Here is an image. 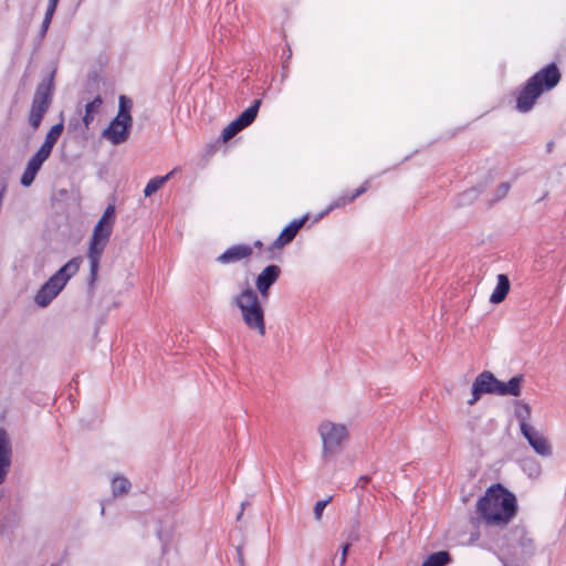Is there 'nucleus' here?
<instances>
[{
    "instance_id": "18",
    "label": "nucleus",
    "mask_w": 566,
    "mask_h": 566,
    "mask_svg": "<svg viewBox=\"0 0 566 566\" xmlns=\"http://www.w3.org/2000/svg\"><path fill=\"white\" fill-rule=\"evenodd\" d=\"M63 129H64L63 120L53 125L51 127V129L48 132L45 139L39 149L51 155L54 145L56 144V142L59 140L60 136L63 133Z\"/></svg>"
},
{
    "instance_id": "11",
    "label": "nucleus",
    "mask_w": 566,
    "mask_h": 566,
    "mask_svg": "<svg viewBox=\"0 0 566 566\" xmlns=\"http://www.w3.org/2000/svg\"><path fill=\"white\" fill-rule=\"evenodd\" d=\"M115 117L109 125L102 132V137L109 140L113 145H120L128 140L133 123L122 120L118 125H114Z\"/></svg>"
},
{
    "instance_id": "2",
    "label": "nucleus",
    "mask_w": 566,
    "mask_h": 566,
    "mask_svg": "<svg viewBox=\"0 0 566 566\" xmlns=\"http://www.w3.org/2000/svg\"><path fill=\"white\" fill-rule=\"evenodd\" d=\"M562 74L556 63H549L531 76L523 85L516 97V109L530 112L536 99L545 92L553 90L559 83Z\"/></svg>"
},
{
    "instance_id": "38",
    "label": "nucleus",
    "mask_w": 566,
    "mask_h": 566,
    "mask_svg": "<svg viewBox=\"0 0 566 566\" xmlns=\"http://www.w3.org/2000/svg\"><path fill=\"white\" fill-rule=\"evenodd\" d=\"M349 547H350L349 543H345L342 546V554H340V558H339V566H344L345 565Z\"/></svg>"
},
{
    "instance_id": "26",
    "label": "nucleus",
    "mask_w": 566,
    "mask_h": 566,
    "mask_svg": "<svg viewBox=\"0 0 566 566\" xmlns=\"http://www.w3.org/2000/svg\"><path fill=\"white\" fill-rule=\"evenodd\" d=\"M130 482L124 476L114 478L112 481V492L114 496L125 495L130 490Z\"/></svg>"
},
{
    "instance_id": "23",
    "label": "nucleus",
    "mask_w": 566,
    "mask_h": 566,
    "mask_svg": "<svg viewBox=\"0 0 566 566\" xmlns=\"http://www.w3.org/2000/svg\"><path fill=\"white\" fill-rule=\"evenodd\" d=\"M515 405V417L520 423V430L522 431L523 428H531L532 426L528 423L532 415L531 406L527 402L521 400L516 401Z\"/></svg>"
},
{
    "instance_id": "7",
    "label": "nucleus",
    "mask_w": 566,
    "mask_h": 566,
    "mask_svg": "<svg viewBox=\"0 0 566 566\" xmlns=\"http://www.w3.org/2000/svg\"><path fill=\"white\" fill-rule=\"evenodd\" d=\"M323 441V457L334 454L342 448L343 441L347 438V428L344 424L324 421L318 427Z\"/></svg>"
},
{
    "instance_id": "25",
    "label": "nucleus",
    "mask_w": 566,
    "mask_h": 566,
    "mask_svg": "<svg viewBox=\"0 0 566 566\" xmlns=\"http://www.w3.org/2000/svg\"><path fill=\"white\" fill-rule=\"evenodd\" d=\"M174 172L175 170L168 172L166 176L155 177L150 179L144 189L145 197H149L154 192H156L165 182H167L170 179Z\"/></svg>"
},
{
    "instance_id": "43",
    "label": "nucleus",
    "mask_w": 566,
    "mask_h": 566,
    "mask_svg": "<svg viewBox=\"0 0 566 566\" xmlns=\"http://www.w3.org/2000/svg\"><path fill=\"white\" fill-rule=\"evenodd\" d=\"M262 245H263V244H262V242H261L260 240H256V241L254 242V247H256V248H262Z\"/></svg>"
},
{
    "instance_id": "42",
    "label": "nucleus",
    "mask_w": 566,
    "mask_h": 566,
    "mask_svg": "<svg viewBox=\"0 0 566 566\" xmlns=\"http://www.w3.org/2000/svg\"><path fill=\"white\" fill-rule=\"evenodd\" d=\"M247 505H248V502H242V503H241V511H240V513H239V515H238V520H240V518H241V516H242V514H243V511H244V509H245V506H247Z\"/></svg>"
},
{
    "instance_id": "21",
    "label": "nucleus",
    "mask_w": 566,
    "mask_h": 566,
    "mask_svg": "<svg viewBox=\"0 0 566 566\" xmlns=\"http://www.w3.org/2000/svg\"><path fill=\"white\" fill-rule=\"evenodd\" d=\"M103 104V98L101 94L97 92L91 102L85 105V114L83 116V123L86 128L94 120V116L99 113L101 106Z\"/></svg>"
},
{
    "instance_id": "22",
    "label": "nucleus",
    "mask_w": 566,
    "mask_h": 566,
    "mask_svg": "<svg viewBox=\"0 0 566 566\" xmlns=\"http://www.w3.org/2000/svg\"><path fill=\"white\" fill-rule=\"evenodd\" d=\"M262 101L255 99L250 107L243 111L235 120L239 122L241 127L247 128L250 126L256 118L259 108L261 106Z\"/></svg>"
},
{
    "instance_id": "3",
    "label": "nucleus",
    "mask_w": 566,
    "mask_h": 566,
    "mask_svg": "<svg viewBox=\"0 0 566 566\" xmlns=\"http://www.w3.org/2000/svg\"><path fill=\"white\" fill-rule=\"evenodd\" d=\"M523 380V375H517L512 377L507 382H503L499 380L493 373L484 370L473 380L472 398L468 403L470 406L475 405L484 394L517 397L521 395Z\"/></svg>"
},
{
    "instance_id": "5",
    "label": "nucleus",
    "mask_w": 566,
    "mask_h": 566,
    "mask_svg": "<svg viewBox=\"0 0 566 566\" xmlns=\"http://www.w3.org/2000/svg\"><path fill=\"white\" fill-rule=\"evenodd\" d=\"M55 72L56 71L53 70L49 75L43 77L35 88L28 116V122L33 130L40 127L45 113L52 104Z\"/></svg>"
},
{
    "instance_id": "36",
    "label": "nucleus",
    "mask_w": 566,
    "mask_h": 566,
    "mask_svg": "<svg viewBox=\"0 0 566 566\" xmlns=\"http://www.w3.org/2000/svg\"><path fill=\"white\" fill-rule=\"evenodd\" d=\"M56 7H57V3L53 2V1H49L43 20H45L48 22H52V18L54 15Z\"/></svg>"
},
{
    "instance_id": "8",
    "label": "nucleus",
    "mask_w": 566,
    "mask_h": 566,
    "mask_svg": "<svg viewBox=\"0 0 566 566\" xmlns=\"http://www.w3.org/2000/svg\"><path fill=\"white\" fill-rule=\"evenodd\" d=\"M507 546L511 549V554L522 559L531 558L535 553V544L533 538L528 536V533L524 526L513 527L507 535Z\"/></svg>"
},
{
    "instance_id": "31",
    "label": "nucleus",
    "mask_w": 566,
    "mask_h": 566,
    "mask_svg": "<svg viewBox=\"0 0 566 566\" xmlns=\"http://www.w3.org/2000/svg\"><path fill=\"white\" fill-rule=\"evenodd\" d=\"M359 539V522L355 521L352 530L347 533V542L349 546Z\"/></svg>"
},
{
    "instance_id": "6",
    "label": "nucleus",
    "mask_w": 566,
    "mask_h": 566,
    "mask_svg": "<svg viewBox=\"0 0 566 566\" xmlns=\"http://www.w3.org/2000/svg\"><path fill=\"white\" fill-rule=\"evenodd\" d=\"M113 226L109 222H98L95 224L90 241L87 258L90 260V283L93 284L97 279L101 256L109 241L113 232Z\"/></svg>"
},
{
    "instance_id": "30",
    "label": "nucleus",
    "mask_w": 566,
    "mask_h": 566,
    "mask_svg": "<svg viewBox=\"0 0 566 566\" xmlns=\"http://www.w3.org/2000/svg\"><path fill=\"white\" fill-rule=\"evenodd\" d=\"M349 202H352V201L349 200V197H348V196L339 197V198L335 199V200L332 202V205L326 209V211H324V212L322 213V216H324V214H326V213L331 212L332 210H334V209H336V208H340V207H343V206H345V205H347V203H349Z\"/></svg>"
},
{
    "instance_id": "35",
    "label": "nucleus",
    "mask_w": 566,
    "mask_h": 566,
    "mask_svg": "<svg viewBox=\"0 0 566 566\" xmlns=\"http://www.w3.org/2000/svg\"><path fill=\"white\" fill-rule=\"evenodd\" d=\"M510 188H511V185L509 182H502L496 188V191H495L496 200L504 198L507 195Z\"/></svg>"
},
{
    "instance_id": "19",
    "label": "nucleus",
    "mask_w": 566,
    "mask_h": 566,
    "mask_svg": "<svg viewBox=\"0 0 566 566\" xmlns=\"http://www.w3.org/2000/svg\"><path fill=\"white\" fill-rule=\"evenodd\" d=\"M510 291V280L505 274L497 275V283L490 296V302L493 304L501 303Z\"/></svg>"
},
{
    "instance_id": "29",
    "label": "nucleus",
    "mask_w": 566,
    "mask_h": 566,
    "mask_svg": "<svg viewBox=\"0 0 566 566\" xmlns=\"http://www.w3.org/2000/svg\"><path fill=\"white\" fill-rule=\"evenodd\" d=\"M332 499H333L332 496H328L325 500H321V501L316 502V504L314 505V516H315L316 521H319L322 518L323 511L327 506V504L332 501Z\"/></svg>"
},
{
    "instance_id": "24",
    "label": "nucleus",
    "mask_w": 566,
    "mask_h": 566,
    "mask_svg": "<svg viewBox=\"0 0 566 566\" xmlns=\"http://www.w3.org/2000/svg\"><path fill=\"white\" fill-rule=\"evenodd\" d=\"M450 560V554L446 551H440L429 555L421 566H446Z\"/></svg>"
},
{
    "instance_id": "28",
    "label": "nucleus",
    "mask_w": 566,
    "mask_h": 566,
    "mask_svg": "<svg viewBox=\"0 0 566 566\" xmlns=\"http://www.w3.org/2000/svg\"><path fill=\"white\" fill-rule=\"evenodd\" d=\"M479 196V191L476 188H471L464 192H462L459 197L461 205H470Z\"/></svg>"
},
{
    "instance_id": "4",
    "label": "nucleus",
    "mask_w": 566,
    "mask_h": 566,
    "mask_svg": "<svg viewBox=\"0 0 566 566\" xmlns=\"http://www.w3.org/2000/svg\"><path fill=\"white\" fill-rule=\"evenodd\" d=\"M233 303L241 311L244 324L259 335H265L264 311L256 292L247 283V286L233 298Z\"/></svg>"
},
{
    "instance_id": "10",
    "label": "nucleus",
    "mask_w": 566,
    "mask_h": 566,
    "mask_svg": "<svg viewBox=\"0 0 566 566\" xmlns=\"http://www.w3.org/2000/svg\"><path fill=\"white\" fill-rule=\"evenodd\" d=\"M521 433L527 440L534 452L538 455L547 458L553 454V448L549 441L534 427L528 429L523 428Z\"/></svg>"
},
{
    "instance_id": "13",
    "label": "nucleus",
    "mask_w": 566,
    "mask_h": 566,
    "mask_svg": "<svg viewBox=\"0 0 566 566\" xmlns=\"http://www.w3.org/2000/svg\"><path fill=\"white\" fill-rule=\"evenodd\" d=\"M12 458V448L7 431L0 428V484L6 480Z\"/></svg>"
},
{
    "instance_id": "32",
    "label": "nucleus",
    "mask_w": 566,
    "mask_h": 566,
    "mask_svg": "<svg viewBox=\"0 0 566 566\" xmlns=\"http://www.w3.org/2000/svg\"><path fill=\"white\" fill-rule=\"evenodd\" d=\"M157 536L161 543V552L163 554H167L169 549V543H170V536L169 534L165 533L164 531L159 530L157 531Z\"/></svg>"
},
{
    "instance_id": "14",
    "label": "nucleus",
    "mask_w": 566,
    "mask_h": 566,
    "mask_svg": "<svg viewBox=\"0 0 566 566\" xmlns=\"http://www.w3.org/2000/svg\"><path fill=\"white\" fill-rule=\"evenodd\" d=\"M307 216L302 217L301 219L293 220L287 227H285L280 235L274 240L270 251L274 249H282L284 245L289 244L294 240L300 229L306 222Z\"/></svg>"
},
{
    "instance_id": "15",
    "label": "nucleus",
    "mask_w": 566,
    "mask_h": 566,
    "mask_svg": "<svg viewBox=\"0 0 566 566\" xmlns=\"http://www.w3.org/2000/svg\"><path fill=\"white\" fill-rule=\"evenodd\" d=\"M81 262V258L71 259L50 277L51 283H57L60 287L64 289L67 281L78 271Z\"/></svg>"
},
{
    "instance_id": "39",
    "label": "nucleus",
    "mask_w": 566,
    "mask_h": 566,
    "mask_svg": "<svg viewBox=\"0 0 566 566\" xmlns=\"http://www.w3.org/2000/svg\"><path fill=\"white\" fill-rule=\"evenodd\" d=\"M50 24H51V22H48L45 20L42 21V24H41V28L39 31V35H38L40 42L45 38Z\"/></svg>"
},
{
    "instance_id": "17",
    "label": "nucleus",
    "mask_w": 566,
    "mask_h": 566,
    "mask_svg": "<svg viewBox=\"0 0 566 566\" xmlns=\"http://www.w3.org/2000/svg\"><path fill=\"white\" fill-rule=\"evenodd\" d=\"M62 290L57 283H51L49 279L35 294L34 302L40 307H46Z\"/></svg>"
},
{
    "instance_id": "20",
    "label": "nucleus",
    "mask_w": 566,
    "mask_h": 566,
    "mask_svg": "<svg viewBox=\"0 0 566 566\" xmlns=\"http://www.w3.org/2000/svg\"><path fill=\"white\" fill-rule=\"evenodd\" d=\"M133 101L126 95H120L118 98V112L115 116L114 125H118L123 119L133 123L132 117Z\"/></svg>"
},
{
    "instance_id": "33",
    "label": "nucleus",
    "mask_w": 566,
    "mask_h": 566,
    "mask_svg": "<svg viewBox=\"0 0 566 566\" xmlns=\"http://www.w3.org/2000/svg\"><path fill=\"white\" fill-rule=\"evenodd\" d=\"M102 222H109L111 224H114L115 221V207L109 205L103 216L99 218Z\"/></svg>"
},
{
    "instance_id": "16",
    "label": "nucleus",
    "mask_w": 566,
    "mask_h": 566,
    "mask_svg": "<svg viewBox=\"0 0 566 566\" xmlns=\"http://www.w3.org/2000/svg\"><path fill=\"white\" fill-rule=\"evenodd\" d=\"M253 250L247 244H235L227 249L222 254L217 258V261L222 264L238 262L240 260L251 256Z\"/></svg>"
},
{
    "instance_id": "44",
    "label": "nucleus",
    "mask_w": 566,
    "mask_h": 566,
    "mask_svg": "<svg viewBox=\"0 0 566 566\" xmlns=\"http://www.w3.org/2000/svg\"><path fill=\"white\" fill-rule=\"evenodd\" d=\"M501 562H502L503 566H510L505 559L501 558Z\"/></svg>"
},
{
    "instance_id": "1",
    "label": "nucleus",
    "mask_w": 566,
    "mask_h": 566,
    "mask_svg": "<svg viewBox=\"0 0 566 566\" xmlns=\"http://www.w3.org/2000/svg\"><path fill=\"white\" fill-rule=\"evenodd\" d=\"M476 510L486 524L504 526L516 514V497L503 485L495 484L478 501Z\"/></svg>"
},
{
    "instance_id": "12",
    "label": "nucleus",
    "mask_w": 566,
    "mask_h": 566,
    "mask_svg": "<svg viewBox=\"0 0 566 566\" xmlns=\"http://www.w3.org/2000/svg\"><path fill=\"white\" fill-rule=\"evenodd\" d=\"M50 155L38 149L36 153L28 160L24 171L21 176L20 184L23 187H30L38 172L40 171L44 161L49 159Z\"/></svg>"
},
{
    "instance_id": "37",
    "label": "nucleus",
    "mask_w": 566,
    "mask_h": 566,
    "mask_svg": "<svg viewBox=\"0 0 566 566\" xmlns=\"http://www.w3.org/2000/svg\"><path fill=\"white\" fill-rule=\"evenodd\" d=\"M369 182L365 181L359 188H357L355 191L349 195V200L353 202L356 198L365 193L368 189Z\"/></svg>"
},
{
    "instance_id": "34",
    "label": "nucleus",
    "mask_w": 566,
    "mask_h": 566,
    "mask_svg": "<svg viewBox=\"0 0 566 566\" xmlns=\"http://www.w3.org/2000/svg\"><path fill=\"white\" fill-rule=\"evenodd\" d=\"M97 84H98L97 83V76L88 78L87 84H86V88L83 92V94H87V96H85L84 98H90L93 95V93L96 91V90H94V86H97Z\"/></svg>"
},
{
    "instance_id": "27",
    "label": "nucleus",
    "mask_w": 566,
    "mask_h": 566,
    "mask_svg": "<svg viewBox=\"0 0 566 566\" xmlns=\"http://www.w3.org/2000/svg\"><path fill=\"white\" fill-rule=\"evenodd\" d=\"M242 129H244L243 127H241V125L239 124V122H237L235 119L232 120L229 125H227L222 133H221V139L227 143L229 142L230 139H232L238 133H240Z\"/></svg>"
},
{
    "instance_id": "40",
    "label": "nucleus",
    "mask_w": 566,
    "mask_h": 566,
    "mask_svg": "<svg viewBox=\"0 0 566 566\" xmlns=\"http://www.w3.org/2000/svg\"><path fill=\"white\" fill-rule=\"evenodd\" d=\"M235 551H237V562H238L239 566H245L242 546H237Z\"/></svg>"
},
{
    "instance_id": "41",
    "label": "nucleus",
    "mask_w": 566,
    "mask_h": 566,
    "mask_svg": "<svg viewBox=\"0 0 566 566\" xmlns=\"http://www.w3.org/2000/svg\"><path fill=\"white\" fill-rule=\"evenodd\" d=\"M370 480V478L368 475H363L359 478L358 482H357V486H360V488H364L365 484Z\"/></svg>"
},
{
    "instance_id": "9",
    "label": "nucleus",
    "mask_w": 566,
    "mask_h": 566,
    "mask_svg": "<svg viewBox=\"0 0 566 566\" xmlns=\"http://www.w3.org/2000/svg\"><path fill=\"white\" fill-rule=\"evenodd\" d=\"M281 268L276 264L265 266L256 276L255 286L261 297L266 300L270 295L271 286L279 280Z\"/></svg>"
}]
</instances>
